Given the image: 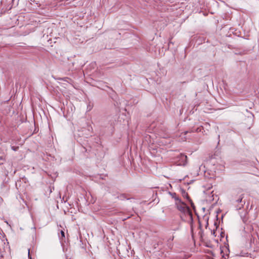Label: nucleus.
<instances>
[{"label": "nucleus", "instance_id": "obj_1", "mask_svg": "<svg viewBox=\"0 0 259 259\" xmlns=\"http://www.w3.org/2000/svg\"><path fill=\"white\" fill-rule=\"evenodd\" d=\"M175 205L177 208L184 214H187L190 216L191 220H193V215L192 211L189 207L184 202V204L182 203H179L178 202H175Z\"/></svg>", "mask_w": 259, "mask_h": 259}, {"label": "nucleus", "instance_id": "obj_2", "mask_svg": "<svg viewBox=\"0 0 259 259\" xmlns=\"http://www.w3.org/2000/svg\"><path fill=\"white\" fill-rule=\"evenodd\" d=\"M114 120L113 116L111 115H105L102 117L100 123L102 126H107L108 125H112L114 123Z\"/></svg>", "mask_w": 259, "mask_h": 259}, {"label": "nucleus", "instance_id": "obj_3", "mask_svg": "<svg viewBox=\"0 0 259 259\" xmlns=\"http://www.w3.org/2000/svg\"><path fill=\"white\" fill-rule=\"evenodd\" d=\"M129 195L126 194H121L117 196L118 199L120 200H124V199L129 200L131 198L128 197Z\"/></svg>", "mask_w": 259, "mask_h": 259}, {"label": "nucleus", "instance_id": "obj_4", "mask_svg": "<svg viewBox=\"0 0 259 259\" xmlns=\"http://www.w3.org/2000/svg\"><path fill=\"white\" fill-rule=\"evenodd\" d=\"M169 193L171 195V196H172V197L175 199V200H176V202H178L179 203H182L183 204H184V202H183L178 196H177L176 193H170V192Z\"/></svg>", "mask_w": 259, "mask_h": 259}, {"label": "nucleus", "instance_id": "obj_5", "mask_svg": "<svg viewBox=\"0 0 259 259\" xmlns=\"http://www.w3.org/2000/svg\"><path fill=\"white\" fill-rule=\"evenodd\" d=\"M245 204V201H244L242 203H240L239 204L236 205V209L240 210L244 206Z\"/></svg>", "mask_w": 259, "mask_h": 259}, {"label": "nucleus", "instance_id": "obj_6", "mask_svg": "<svg viewBox=\"0 0 259 259\" xmlns=\"http://www.w3.org/2000/svg\"><path fill=\"white\" fill-rule=\"evenodd\" d=\"M182 193L184 197H186L188 200L190 199V197L188 196L187 193L186 192V191L184 189H182Z\"/></svg>", "mask_w": 259, "mask_h": 259}, {"label": "nucleus", "instance_id": "obj_7", "mask_svg": "<svg viewBox=\"0 0 259 259\" xmlns=\"http://www.w3.org/2000/svg\"><path fill=\"white\" fill-rule=\"evenodd\" d=\"M243 194L239 196V198L236 200V202L237 203H242L244 201H242V199L243 198Z\"/></svg>", "mask_w": 259, "mask_h": 259}, {"label": "nucleus", "instance_id": "obj_8", "mask_svg": "<svg viewBox=\"0 0 259 259\" xmlns=\"http://www.w3.org/2000/svg\"><path fill=\"white\" fill-rule=\"evenodd\" d=\"M188 200H189V201L190 203V205H191V207H192L193 209L195 211H196L195 206L192 200L191 199H189Z\"/></svg>", "mask_w": 259, "mask_h": 259}, {"label": "nucleus", "instance_id": "obj_9", "mask_svg": "<svg viewBox=\"0 0 259 259\" xmlns=\"http://www.w3.org/2000/svg\"><path fill=\"white\" fill-rule=\"evenodd\" d=\"M11 148L13 150V151H17L19 149V147H16V146H12L11 147Z\"/></svg>", "mask_w": 259, "mask_h": 259}, {"label": "nucleus", "instance_id": "obj_10", "mask_svg": "<svg viewBox=\"0 0 259 259\" xmlns=\"http://www.w3.org/2000/svg\"><path fill=\"white\" fill-rule=\"evenodd\" d=\"M28 257L29 259H34L32 258L30 253V249H28Z\"/></svg>", "mask_w": 259, "mask_h": 259}, {"label": "nucleus", "instance_id": "obj_11", "mask_svg": "<svg viewBox=\"0 0 259 259\" xmlns=\"http://www.w3.org/2000/svg\"><path fill=\"white\" fill-rule=\"evenodd\" d=\"M201 127H198L196 130V131L197 132H201Z\"/></svg>", "mask_w": 259, "mask_h": 259}, {"label": "nucleus", "instance_id": "obj_12", "mask_svg": "<svg viewBox=\"0 0 259 259\" xmlns=\"http://www.w3.org/2000/svg\"><path fill=\"white\" fill-rule=\"evenodd\" d=\"M61 235H62V237H65V233H64V231H61Z\"/></svg>", "mask_w": 259, "mask_h": 259}, {"label": "nucleus", "instance_id": "obj_13", "mask_svg": "<svg viewBox=\"0 0 259 259\" xmlns=\"http://www.w3.org/2000/svg\"><path fill=\"white\" fill-rule=\"evenodd\" d=\"M224 236H225V233L224 232H222L221 233V237L222 238H223L224 237Z\"/></svg>", "mask_w": 259, "mask_h": 259}, {"label": "nucleus", "instance_id": "obj_14", "mask_svg": "<svg viewBox=\"0 0 259 259\" xmlns=\"http://www.w3.org/2000/svg\"><path fill=\"white\" fill-rule=\"evenodd\" d=\"M5 158L3 156H0V160H4Z\"/></svg>", "mask_w": 259, "mask_h": 259}, {"label": "nucleus", "instance_id": "obj_15", "mask_svg": "<svg viewBox=\"0 0 259 259\" xmlns=\"http://www.w3.org/2000/svg\"><path fill=\"white\" fill-rule=\"evenodd\" d=\"M199 228L200 229V230H201V231H202V229L201 224V223H200V222H199Z\"/></svg>", "mask_w": 259, "mask_h": 259}, {"label": "nucleus", "instance_id": "obj_16", "mask_svg": "<svg viewBox=\"0 0 259 259\" xmlns=\"http://www.w3.org/2000/svg\"><path fill=\"white\" fill-rule=\"evenodd\" d=\"M173 239H174V236H172L171 238H169V239L168 240V241H171L173 240Z\"/></svg>", "mask_w": 259, "mask_h": 259}, {"label": "nucleus", "instance_id": "obj_17", "mask_svg": "<svg viewBox=\"0 0 259 259\" xmlns=\"http://www.w3.org/2000/svg\"><path fill=\"white\" fill-rule=\"evenodd\" d=\"M203 232V230H202V231L200 230V231L199 233V234H200V236H201V237H202V234Z\"/></svg>", "mask_w": 259, "mask_h": 259}, {"label": "nucleus", "instance_id": "obj_18", "mask_svg": "<svg viewBox=\"0 0 259 259\" xmlns=\"http://www.w3.org/2000/svg\"><path fill=\"white\" fill-rule=\"evenodd\" d=\"M82 148L83 150H82V152H87V150L85 147H83Z\"/></svg>", "mask_w": 259, "mask_h": 259}, {"label": "nucleus", "instance_id": "obj_19", "mask_svg": "<svg viewBox=\"0 0 259 259\" xmlns=\"http://www.w3.org/2000/svg\"><path fill=\"white\" fill-rule=\"evenodd\" d=\"M214 234H215V231H214V230H213V235H214Z\"/></svg>", "mask_w": 259, "mask_h": 259}, {"label": "nucleus", "instance_id": "obj_20", "mask_svg": "<svg viewBox=\"0 0 259 259\" xmlns=\"http://www.w3.org/2000/svg\"><path fill=\"white\" fill-rule=\"evenodd\" d=\"M112 90V92L114 93V91L113 90H112V89H111Z\"/></svg>", "mask_w": 259, "mask_h": 259}, {"label": "nucleus", "instance_id": "obj_21", "mask_svg": "<svg viewBox=\"0 0 259 259\" xmlns=\"http://www.w3.org/2000/svg\"><path fill=\"white\" fill-rule=\"evenodd\" d=\"M222 257H224V254L222 255Z\"/></svg>", "mask_w": 259, "mask_h": 259}, {"label": "nucleus", "instance_id": "obj_22", "mask_svg": "<svg viewBox=\"0 0 259 259\" xmlns=\"http://www.w3.org/2000/svg\"><path fill=\"white\" fill-rule=\"evenodd\" d=\"M3 163H0V165L2 164Z\"/></svg>", "mask_w": 259, "mask_h": 259}]
</instances>
